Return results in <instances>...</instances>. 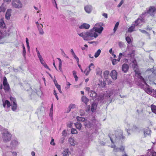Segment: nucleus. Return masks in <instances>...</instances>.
Segmentation results:
<instances>
[{
	"mask_svg": "<svg viewBox=\"0 0 156 156\" xmlns=\"http://www.w3.org/2000/svg\"><path fill=\"white\" fill-rule=\"evenodd\" d=\"M133 64V67L134 69L135 73L138 75L137 77L139 79L141 83H138L137 84L139 86H141L142 83L145 84L147 86V87H146L145 89V91L147 94H149L152 95L153 97L156 98V91L154 90L153 89H151V88L148 87V85L146 83L145 80L140 75V72L136 70L137 69V65L136 60L135 59H133L132 60Z\"/></svg>",
	"mask_w": 156,
	"mask_h": 156,
	"instance_id": "obj_1",
	"label": "nucleus"
},
{
	"mask_svg": "<svg viewBox=\"0 0 156 156\" xmlns=\"http://www.w3.org/2000/svg\"><path fill=\"white\" fill-rule=\"evenodd\" d=\"M78 34L80 37H82L85 41L92 40L94 38H96L98 36L97 33L92 28L88 31L78 33Z\"/></svg>",
	"mask_w": 156,
	"mask_h": 156,
	"instance_id": "obj_2",
	"label": "nucleus"
},
{
	"mask_svg": "<svg viewBox=\"0 0 156 156\" xmlns=\"http://www.w3.org/2000/svg\"><path fill=\"white\" fill-rule=\"evenodd\" d=\"M135 52V50L133 49L132 47H127V49L125 52L122 53H120L119 54V58L118 59V61L119 62L120 61L122 56L124 57H133L134 55Z\"/></svg>",
	"mask_w": 156,
	"mask_h": 156,
	"instance_id": "obj_3",
	"label": "nucleus"
},
{
	"mask_svg": "<svg viewBox=\"0 0 156 156\" xmlns=\"http://www.w3.org/2000/svg\"><path fill=\"white\" fill-rule=\"evenodd\" d=\"M149 71H150L151 73L150 75L148 77V78L150 81H151L156 78V68L154 69L152 68L148 69L147 70L146 72H147Z\"/></svg>",
	"mask_w": 156,
	"mask_h": 156,
	"instance_id": "obj_4",
	"label": "nucleus"
},
{
	"mask_svg": "<svg viewBox=\"0 0 156 156\" xmlns=\"http://www.w3.org/2000/svg\"><path fill=\"white\" fill-rule=\"evenodd\" d=\"M103 24L102 23H97L95 25L94 27L92 29L96 33L101 34L103 30Z\"/></svg>",
	"mask_w": 156,
	"mask_h": 156,
	"instance_id": "obj_5",
	"label": "nucleus"
},
{
	"mask_svg": "<svg viewBox=\"0 0 156 156\" xmlns=\"http://www.w3.org/2000/svg\"><path fill=\"white\" fill-rule=\"evenodd\" d=\"M11 134L7 130H5L2 133V139L5 142L9 141L11 139Z\"/></svg>",
	"mask_w": 156,
	"mask_h": 156,
	"instance_id": "obj_6",
	"label": "nucleus"
},
{
	"mask_svg": "<svg viewBox=\"0 0 156 156\" xmlns=\"http://www.w3.org/2000/svg\"><path fill=\"white\" fill-rule=\"evenodd\" d=\"M96 123L95 122L94 124L90 122L89 121L86 120L84 122V126L85 128L87 129H91L96 125Z\"/></svg>",
	"mask_w": 156,
	"mask_h": 156,
	"instance_id": "obj_7",
	"label": "nucleus"
},
{
	"mask_svg": "<svg viewBox=\"0 0 156 156\" xmlns=\"http://www.w3.org/2000/svg\"><path fill=\"white\" fill-rule=\"evenodd\" d=\"M13 7L16 8H21L23 6L21 2L19 0H14L12 3Z\"/></svg>",
	"mask_w": 156,
	"mask_h": 156,
	"instance_id": "obj_8",
	"label": "nucleus"
},
{
	"mask_svg": "<svg viewBox=\"0 0 156 156\" xmlns=\"http://www.w3.org/2000/svg\"><path fill=\"white\" fill-rule=\"evenodd\" d=\"M10 99L12 104V109L13 111H15L16 110L17 107L16 99L15 98L12 97H10Z\"/></svg>",
	"mask_w": 156,
	"mask_h": 156,
	"instance_id": "obj_9",
	"label": "nucleus"
},
{
	"mask_svg": "<svg viewBox=\"0 0 156 156\" xmlns=\"http://www.w3.org/2000/svg\"><path fill=\"white\" fill-rule=\"evenodd\" d=\"M3 84L4 85V89L5 92L8 91L10 89L9 84L7 82L6 78L5 77H3Z\"/></svg>",
	"mask_w": 156,
	"mask_h": 156,
	"instance_id": "obj_10",
	"label": "nucleus"
},
{
	"mask_svg": "<svg viewBox=\"0 0 156 156\" xmlns=\"http://www.w3.org/2000/svg\"><path fill=\"white\" fill-rule=\"evenodd\" d=\"M2 101L3 106L5 108V111L7 112L9 111V108L11 106L10 102L7 100H6L4 101L3 100Z\"/></svg>",
	"mask_w": 156,
	"mask_h": 156,
	"instance_id": "obj_11",
	"label": "nucleus"
},
{
	"mask_svg": "<svg viewBox=\"0 0 156 156\" xmlns=\"http://www.w3.org/2000/svg\"><path fill=\"white\" fill-rule=\"evenodd\" d=\"M3 156H16L17 153L16 152L9 151L5 153L3 151Z\"/></svg>",
	"mask_w": 156,
	"mask_h": 156,
	"instance_id": "obj_12",
	"label": "nucleus"
},
{
	"mask_svg": "<svg viewBox=\"0 0 156 156\" xmlns=\"http://www.w3.org/2000/svg\"><path fill=\"white\" fill-rule=\"evenodd\" d=\"M94 66L93 63H91L89 66L88 68H87L84 72V73H85V75L86 76L88 75L90 72L92 70V69H94Z\"/></svg>",
	"mask_w": 156,
	"mask_h": 156,
	"instance_id": "obj_13",
	"label": "nucleus"
},
{
	"mask_svg": "<svg viewBox=\"0 0 156 156\" xmlns=\"http://www.w3.org/2000/svg\"><path fill=\"white\" fill-rule=\"evenodd\" d=\"M111 147L114 148L113 151L117 152L119 151H123L124 150V147L123 146H121L120 148H119L117 147L115 145H112Z\"/></svg>",
	"mask_w": 156,
	"mask_h": 156,
	"instance_id": "obj_14",
	"label": "nucleus"
},
{
	"mask_svg": "<svg viewBox=\"0 0 156 156\" xmlns=\"http://www.w3.org/2000/svg\"><path fill=\"white\" fill-rule=\"evenodd\" d=\"M112 78L114 80H116L117 78V73L115 70H112L110 74Z\"/></svg>",
	"mask_w": 156,
	"mask_h": 156,
	"instance_id": "obj_15",
	"label": "nucleus"
},
{
	"mask_svg": "<svg viewBox=\"0 0 156 156\" xmlns=\"http://www.w3.org/2000/svg\"><path fill=\"white\" fill-rule=\"evenodd\" d=\"M18 144L19 143L17 141L15 140H13L11 143L10 147L12 148H15Z\"/></svg>",
	"mask_w": 156,
	"mask_h": 156,
	"instance_id": "obj_16",
	"label": "nucleus"
},
{
	"mask_svg": "<svg viewBox=\"0 0 156 156\" xmlns=\"http://www.w3.org/2000/svg\"><path fill=\"white\" fill-rule=\"evenodd\" d=\"M68 141L72 146H74L77 144V142L74 139V138L72 137L69 138Z\"/></svg>",
	"mask_w": 156,
	"mask_h": 156,
	"instance_id": "obj_17",
	"label": "nucleus"
},
{
	"mask_svg": "<svg viewBox=\"0 0 156 156\" xmlns=\"http://www.w3.org/2000/svg\"><path fill=\"white\" fill-rule=\"evenodd\" d=\"M141 17H142L141 16ZM142 18L141 19L138 18L133 23L135 26L136 27L138 26L140 23L144 20L143 18V17H141Z\"/></svg>",
	"mask_w": 156,
	"mask_h": 156,
	"instance_id": "obj_18",
	"label": "nucleus"
},
{
	"mask_svg": "<svg viewBox=\"0 0 156 156\" xmlns=\"http://www.w3.org/2000/svg\"><path fill=\"white\" fill-rule=\"evenodd\" d=\"M84 9L86 12L89 13L92 10V7L90 5H87L85 6Z\"/></svg>",
	"mask_w": 156,
	"mask_h": 156,
	"instance_id": "obj_19",
	"label": "nucleus"
},
{
	"mask_svg": "<svg viewBox=\"0 0 156 156\" xmlns=\"http://www.w3.org/2000/svg\"><path fill=\"white\" fill-rule=\"evenodd\" d=\"M90 27V25L89 24L86 23H83L79 27V28L80 29H88Z\"/></svg>",
	"mask_w": 156,
	"mask_h": 156,
	"instance_id": "obj_20",
	"label": "nucleus"
},
{
	"mask_svg": "<svg viewBox=\"0 0 156 156\" xmlns=\"http://www.w3.org/2000/svg\"><path fill=\"white\" fill-rule=\"evenodd\" d=\"M71 153L68 148H66L64 149L62 152L63 156H69Z\"/></svg>",
	"mask_w": 156,
	"mask_h": 156,
	"instance_id": "obj_21",
	"label": "nucleus"
},
{
	"mask_svg": "<svg viewBox=\"0 0 156 156\" xmlns=\"http://www.w3.org/2000/svg\"><path fill=\"white\" fill-rule=\"evenodd\" d=\"M129 68V66L126 64H124L122 66V70L124 73L127 72Z\"/></svg>",
	"mask_w": 156,
	"mask_h": 156,
	"instance_id": "obj_22",
	"label": "nucleus"
},
{
	"mask_svg": "<svg viewBox=\"0 0 156 156\" xmlns=\"http://www.w3.org/2000/svg\"><path fill=\"white\" fill-rule=\"evenodd\" d=\"M11 10L10 9H8L6 11L5 17L6 19L9 20L10 19L11 16Z\"/></svg>",
	"mask_w": 156,
	"mask_h": 156,
	"instance_id": "obj_23",
	"label": "nucleus"
},
{
	"mask_svg": "<svg viewBox=\"0 0 156 156\" xmlns=\"http://www.w3.org/2000/svg\"><path fill=\"white\" fill-rule=\"evenodd\" d=\"M105 95H100L98 97V101L104 103L107 100L106 98L104 99Z\"/></svg>",
	"mask_w": 156,
	"mask_h": 156,
	"instance_id": "obj_24",
	"label": "nucleus"
},
{
	"mask_svg": "<svg viewBox=\"0 0 156 156\" xmlns=\"http://www.w3.org/2000/svg\"><path fill=\"white\" fill-rule=\"evenodd\" d=\"M135 26L132 23L131 26L128 28V31L129 32L131 33L135 31Z\"/></svg>",
	"mask_w": 156,
	"mask_h": 156,
	"instance_id": "obj_25",
	"label": "nucleus"
},
{
	"mask_svg": "<svg viewBox=\"0 0 156 156\" xmlns=\"http://www.w3.org/2000/svg\"><path fill=\"white\" fill-rule=\"evenodd\" d=\"M151 130L148 128L144 129V134L145 136L149 135L151 134Z\"/></svg>",
	"mask_w": 156,
	"mask_h": 156,
	"instance_id": "obj_26",
	"label": "nucleus"
},
{
	"mask_svg": "<svg viewBox=\"0 0 156 156\" xmlns=\"http://www.w3.org/2000/svg\"><path fill=\"white\" fill-rule=\"evenodd\" d=\"M89 94H90V96L92 97H95L97 95L96 93L92 90H90V92H89Z\"/></svg>",
	"mask_w": 156,
	"mask_h": 156,
	"instance_id": "obj_27",
	"label": "nucleus"
},
{
	"mask_svg": "<svg viewBox=\"0 0 156 156\" xmlns=\"http://www.w3.org/2000/svg\"><path fill=\"white\" fill-rule=\"evenodd\" d=\"M97 104L95 103H93L91 106V111L94 112L96 109Z\"/></svg>",
	"mask_w": 156,
	"mask_h": 156,
	"instance_id": "obj_28",
	"label": "nucleus"
},
{
	"mask_svg": "<svg viewBox=\"0 0 156 156\" xmlns=\"http://www.w3.org/2000/svg\"><path fill=\"white\" fill-rule=\"evenodd\" d=\"M82 101L86 104L89 101L88 99L84 96H82L81 98Z\"/></svg>",
	"mask_w": 156,
	"mask_h": 156,
	"instance_id": "obj_29",
	"label": "nucleus"
},
{
	"mask_svg": "<svg viewBox=\"0 0 156 156\" xmlns=\"http://www.w3.org/2000/svg\"><path fill=\"white\" fill-rule=\"evenodd\" d=\"M57 59L58 60V68L61 71H62V62L61 59L59 58H57Z\"/></svg>",
	"mask_w": 156,
	"mask_h": 156,
	"instance_id": "obj_30",
	"label": "nucleus"
},
{
	"mask_svg": "<svg viewBox=\"0 0 156 156\" xmlns=\"http://www.w3.org/2000/svg\"><path fill=\"white\" fill-rule=\"evenodd\" d=\"M76 107V105L74 104H70L69 107V111L67 112V113L69 112L71 109H73Z\"/></svg>",
	"mask_w": 156,
	"mask_h": 156,
	"instance_id": "obj_31",
	"label": "nucleus"
},
{
	"mask_svg": "<svg viewBox=\"0 0 156 156\" xmlns=\"http://www.w3.org/2000/svg\"><path fill=\"white\" fill-rule=\"evenodd\" d=\"M5 27V23L2 19H0V27L1 28H4Z\"/></svg>",
	"mask_w": 156,
	"mask_h": 156,
	"instance_id": "obj_32",
	"label": "nucleus"
},
{
	"mask_svg": "<svg viewBox=\"0 0 156 156\" xmlns=\"http://www.w3.org/2000/svg\"><path fill=\"white\" fill-rule=\"evenodd\" d=\"M151 107L152 112L156 114V106L152 105H151Z\"/></svg>",
	"mask_w": 156,
	"mask_h": 156,
	"instance_id": "obj_33",
	"label": "nucleus"
},
{
	"mask_svg": "<svg viewBox=\"0 0 156 156\" xmlns=\"http://www.w3.org/2000/svg\"><path fill=\"white\" fill-rule=\"evenodd\" d=\"M75 125L77 129L79 130L82 127V125L80 123L78 122H76L75 124Z\"/></svg>",
	"mask_w": 156,
	"mask_h": 156,
	"instance_id": "obj_34",
	"label": "nucleus"
},
{
	"mask_svg": "<svg viewBox=\"0 0 156 156\" xmlns=\"http://www.w3.org/2000/svg\"><path fill=\"white\" fill-rule=\"evenodd\" d=\"M76 119L78 121H81L82 122H85L86 120L84 118L79 116H78L76 117Z\"/></svg>",
	"mask_w": 156,
	"mask_h": 156,
	"instance_id": "obj_35",
	"label": "nucleus"
},
{
	"mask_svg": "<svg viewBox=\"0 0 156 156\" xmlns=\"http://www.w3.org/2000/svg\"><path fill=\"white\" fill-rule=\"evenodd\" d=\"M36 51L37 54V56L39 58V60L41 59H41H42L43 58H42L40 54L39 51L38 50L37 48H36Z\"/></svg>",
	"mask_w": 156,
	"mask_h": 156,
	"instance_id": "obj_36",
	"label": "nucleus"
},
{
	"mask_svg": "<svg viewBox=\"0 0 156 156\" xmlns=\"http://www.w3.org/2000/svg\"><path fill=\"white\" fill-rule=\"evenodd\" d=\"M109 73V72L108 70L105 71L104 72V75L105 78L107 79Z\"/></svg>",
	"mask_w": 156,
	"mask_h": 156,
	"instance_id": "obj_37",
	"label": "nucleus"
},
{
	"mask_svg": "<svg viewBox=\"0 0 156 156\" xmlns=\"http://www.w3.org/2000/svg\"><path fill=\"white\" fill-rule=\"evenodd\" d=\"M101 51L100 49H98L97 51L94 54V57L95 58L98 57L100 55L101 53Z\"/></svg>",
	"mask_w": 156,
	"mask_h": 156,
	"instance_id": "obj_38",
	"label": "nucleus"
},
{
	"mask_svg": "<svg viewBox=\"0 0 156 156\" xmlns=\"http://www.w3.org/2000/svg\"><path fill=\"white\" fill-rule=\"evenodd\" d=\"M119 22H117L115 24V27H114V29H113V31H114V33H115L116 32V30L118 28V27L119 26Z\"/></svg>",
	"mask_w": 156,
	"mask_h": 156,
	"instance_id": "obj_39",
	"label": "nucleus"
},
{
	"mask_svg": "<svg viewBox=\"0 0 156 156\" xmlns=\"http://www.w3.org/2000/svg\"><path fill=\"white\" fill-rule=\"evenodd\" d=\"M73 76L75 78L76 81H77L78 80V78L76 75V72L74 70L73 71Z\"/></svg>",
	"mask_w": 156,
	"mask_h": 156,
	"instance_id": "obj_40",
	"label": "nucleus"
},
{
	"mask_svg": "<svg viewBox=\"0 0 156 156\" xmlns=\"http://www.w3.org/2000/svg\"><path fill=\"white\" fill-rule=\"evenodd\" d=\"M23 57L25 58V55H26V49L25 47L23 45Z\"/></svg>",
	"mask_w": 156,
	"mask_h": 156,
	"instance_id": "obj_41",
	"label": "nucleus"
},
{
	"mask_svg": "<svg viewBox=\"0 0 156 156\" xmlns=\"http://www.w3.org/2000/svg\"><path fill=\"white\" fill-rule=\"evenodd\" d=\"M26 42L27 45V47L28 48V51H30V46L29 44L28 39L27 38H26Z\"/></svg>",
	"mask_w": 156,
	"mask_h": 156,
	"instance_id": "obj_42",
	"label": "nucleus"
},
{
	"mask_svg": "<svg viewBox=\"0 0 156 156\" xmlns=\"http://www.w3.org/2000/svg\"><path fill=\"white\" fill-rule=\"evenodd\" d=\"M126 40L127 42L129 44H130L131 42V39L130 38L129 36L126 37Z\"/></svg>",
	"mask_w": 156,
	"mask_h": 156,
	"instance_id": "obj_43",
	"label": "nucleus"
},
{
	"mask_svg": "<svg viewBox=\"0 0 156 156\" xmlns=\"http://www.w3.org/2000/svg\"><path fill=\"white\" fill-rule=\"evenodd\" d=\"M5 10V9L3 6H0V12H4Z\"/></svg>",
	"mask_w": 156,
	"mask_h": 156,
	"instance_id": "obj_44",
	"label": "nucleus"
},
{
	"mask_svg": "<svg viewBox=\"0 0 156 156\" xmlns=\"http://www.w3.org/2000/svg\"><path fill=\"white\" fill-rule=\"evenodd\" d=\"M71 132L72 134H76L77 133V131L76 129L73 128L71 129Z\"/></svg>",
	"mask_w": 156,
	"mask_h": 156,
	"instance_id": "obj_45",
	"label": "nucleus"
},
{
	"mask_svg": "<svg viewBox=\"0 0 156 156\" xmlns=\"http://www.w3.org/2000/svg\"><path fill=\"white\" fill-rule=\"evenodd\" d=\"M117 62H119L117 60L114 59H113L112 61V63L113 65H115L117 63Z\"/></svg>",
	"mask_w": 156,
	"mask_h": 156,
	"instance_id": "obj_46",
	"label": "nucleus"
},
{
	"mask_svg": "<svg viewBox=\"0 0 156 156\" xmlns=\"http://www.w3.org/2000/svg\"><path fill=\"white\" fill-rule=\"evenodd\" d=\"M138 130V128L136 126H133L132 128V131H135Z\"/></svg>",
	"mask_w": 156,
	"mask_h": 156,
	"instance_id": "obj_47",
	"label": "nucleus"
},
{
	"mask_svg": "<svg viewBox=\"0 0 156 156\" xmlns=\"http://www.w3.org/2000/svg\"><path fill=\"white\" fill-rule=\"evenodd\" d=\"M38 30L39 32V34L41 35H43L44 33V31L43 30V29H40L39 30Z\"/></svg>",
	"mask_w": 156,
	"mask_h": 156,
	"instance_id": "obj_48",
	"label": "nucleus"
},
{
	"mask_svg": "<svg viewBox=\"0 0 156 156\" xmlns=\"http://www.w3.org/2000/svg\"><path fill=\"white\" fill-rule=\"evenodd\" d=\"M38 29L39 30L40 29H43V26L42 24H41L40 25H38L37 26Z\"/></svg>",
	"mask_w": 156,
	"mask_h": 156,
	"instance_id": "obj_49",
	"label": "nucleus"
},
{
	"mask_svg": "<svg viewBox=\"0 0 156 156\" xmlns=\"http://www.w3.org/2000/svg\"><path fill=\"white\" fill-rule=\"evenodd\" d=\"M52 1V3L53 5H55V6H56V8L57 9H58V7H57V4H56V2L55 1V0H51Z\"/></svg>",
	"mask_w": 156,
	"mask_h": 156,
	"instance_id": "obj_50",
	"label": "nucleus"
},
{
	"mask_svg": "<svg viewBox=\"0 0 156 156\" xmlns=\"http://www.w3.org/2000/svg\"><path fill=\"white\" fill-rule=\"evenodd\" d=\"M73 56L74 57V58L76 60L77 63H78L79 62V59L78 58L76 55Z\"/></svg>",
	"mask_w": 156,
	"mask_h": 156,
	"instance_id": "obj_51",
	"label": "nucleus"
},
{
	"mask_svg": "<svg viewBox=\"0 0 156 156\" xmlns=\"http://www.w3.org/2000/svg\"><path fill=\"white\" fill-rule=\"evenodd\" d=\"M124 1L123 0H122L120 2V3L118 5L117 7H120L122 5Z\"/></svg>",
	"mask_w": 156,
	"mask_h": 156,
	"instance_id": "obj_52",
	"label": "nucleus"
},
{
	"mask_svg": "<svg viewBox=\"0 0 156 156\" xmlns=\"http://www.w3.org/2000/svg\"><path fill=\"white\" fill-rule=\"evenodd\" d=\"M73 124V122H70L67 124V126L70 128H71L72 127Z\"/></svg>",
	"mask_w": 156,
	"mask_h": 156,
	"instance_id": "obj_53",
	"label": "nucleus"
},
{
	"mask_svg": "<svg viewBox=\"0 0 156 156\" xmlns=\"http://www.w3.org/2000/svg\"><path fill=\"white\" fill-rule=\"evenodd\" d=\"M119 45L121 48L123 47V43L122 42H119Z\"/></svg>",
	"mask_w": 156,
	"mask_h": 156,
	"instance_id": "obj_54",
	"label": "nucleus"
},
{
	"mask_svg": "<svg viewBox=\"0 0 156 156\" xmlns=\"http://www.w3.org/2000/svg\"><path fill=\"white\" fill-rule=\"evenodd\" d=\"M54 94L55 95L57 99L58 100V97L57 95L56 92L55 90H54Z\"/></svg>",
	"mask_w": 156,
	"mask_h": 156,
	"instance_id": "obj_55",
	"label": "nucleus"
},
{
	"mask_svg": "<svg viewBox=\"0 0 156 156\" xmlns=\"http://www.w3.org/2000/svg\"><path fill=\"white\" fill-rule=\"evenodd\" d=\"M54 139H52L51 141L50 144L51 145H55V144L54 143Z\"/></svg>",
	"mask_w": 156,
	"mask_h": 156,
	"instance_id": "obj_56",
	"label": "nucleus"
},
{
	"mask_svg": "<svg viewBox=\"0 0 156 156\" xmlns=\"http://www.w3.org/2000/svg\"><path fill=\"white\" fill-rule=\"evenodd\" d=\"M139 30L142 33H144V34H147V32H146L145 30H142L141 29H139Z\"/></svg>",
	"mask_w": 156,
	"mask_h": 156,
	"instance_id": "obj_57",
	"label": "nucleus"
},
{
	"mask_svg": "<svg viewBox=\"0 0 156 156\" xmlns=\"http://www.w3.org/2000/svg\"><path fill=\"white\" fill-rule=\"evenodd\" d=\"M62 54L64 57H65L66 58H69V57L65 53L64 51L62 52Z\"/></svg>",
	"mask_w": 156,
	"mask_h": 156,
	"instance_id": "obj_58",
	"label": "nucleus"
},
{
	"mask_svg": "<svg viewBox=\"0 0 156 156\" xmlns=\"http://www.w3.org/2000/svg\"><path fill=\"white\" fill-rule=\"evenodd\" d=\"M102 16L106 18H108V15L107 13H103L102 14Z\"/></svg>",
	"mask_w": 156,
	"mask_h": 156,
	"instance_id": "obj_59",
	"label": "nucleus"
},
{
	"mask_svg": "<svg viewBox=\"0 0 156 156\" xmlns=\"http://www.w3.org/2000/svg\"><path fill=\"white\" fill-rule=\"evenodd\" d=\"M3 37L1 31L0 30V40L2 39Z\"/></svg>",
	"mask_w": 156,
	"mask_h": 156,
	"instance_id": "obj_60",
	"label": "nucleus"
},
{
	"mask_svg": "<svg viewBox=\"0 0 156 156\" xmlns=\"http://www.w3.org/2000/svg\"><path fill=\"white\" fill-rule=\"evenodd\" d=\"M108 97L110 99H111L112 100V95L111 92L109 93V94L107 96V98H108Z\"/></svg>",
	"mask_w": 156,
	"mask_h": 156,
	"instance_id": "obj_61",
	"label": "nucleus"
},
{
	"mask_svg": "<svg viewBox=\"0 0 156 156\" xmlns=\"http://www.w3.org/2000/svg\"><path fill=\"white\" fill-rule=\"evenodd\" d=\"M62 135L64 136H65L66 135V133L65 130H64L62 132Z\"/></svg>",
	"mask_w": 156,
	"mask_h": 156,
	"instance_id": "obj_62",
	"label": "nucleus"
},
{
	"mask_svg": "<svg viewBox=\"0 0 156 156\" xmlns=\"http://www.w3.org/2000/svg\"><path fill=\"white\" fill-rule=\"evenodd\" d=\"M71 52L72 53V54L73 55V56L74 55H75V54L74 52V51H73V49H72L71 50Z\"/></svg>",
	"mask_w": 156,
	"mask_h": 156,
	"instance_id": "obj_63",
	"label": "nucleus"
},
{
	"mask_svg": "<svg viewBox=\"0 0 156 156\" xmlns=\"http://www.w3.org/2000/svg\"><path fill=\"white\" fill-rule=\"evenodd\" d=\"M85 90L87 91H88L89 92H90V88L89 87H86L85 88Z\"/></svg>",
	"mask_w": 156,
	"mask_h": 156,
	"instance_id": "obj_64",
	"label": "nucleus"
}]
</instances>
